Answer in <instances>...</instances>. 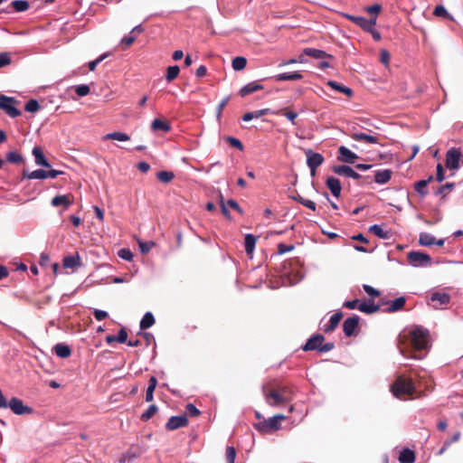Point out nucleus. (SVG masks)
<instances>
[{
	"label": "nucleus",
	"instance_id": "f257e3e1",
	"mask_svg": "<svg viewBox=\"0 0 463 463\" xmlns=\"http://www.w3.org/2000/svg\"><path fill=\"white\" fill-rule=\"evenodd\" d=\"M429 344V331L417 326L409 332L408 335H400L398 347L402 355L409 358L420 359L414 352L427 349Z\"/></svg>",
	"mask_w": 463,
	"mask_h": 463
},
{
	"label": "nucleus",
	"instance_id": "f03ea898",
	"mask_svg": "<svg viewBox=\"0 0 463 463\" xmlns=\"http://www.w3.org/2000/svg\"><path fill=\"white\" fill-rule=\"evenodd\" d=\"M262 394L267 404L279 407L291 401V391L287 386L271 387L269 384L262 386Z\"/></svg>",
	"mask_w": 463,
	"mask_h": 463
},
{
	"label": "nucleus",
	"instance_id": "7ed1b4c3",
	"mask_svg": "<svg viewBox=\"0 0 463 463\" xmlns=\"http://www.w3.org/2000/svg\"><path fill=\"white\" fill-rule=\"evenodd\" d=\"M392 394L398 399H403L404 396H412L416 393V387L412 378L404 374L397 376L394 383L391 385Z\"/></svg>",
	"mask_w": 463,
	"mask_h": 463
},
{
	"label": "nucleus",
	"instance_id": "20e7f679",
	"mask_svg": "<svg viewBox=\"0 0 463 463\" xmlns=\"http://www.w3.org/2000/svg\"><path fill=\"white\" fill-rule=\"evenodd\" d=\"M324 341L325 337L323 335L316 334L307 341V343L302 346V350L305 352L317 351L319 353H326L335 348V344L333 342L323 344Z\"/></svg>",
	"mask_w": 463,
	"mask_h": 463
},
{
	"label": "nucleus",
	"instance_id": "39448f33",
	"mask_svg": "<svg viewBox=\"0 0 463 463\" xmlns=\"http://www.w3.org/2000/svg\"><path fill=\"white\" fill-rule=\"evenodd\" d=\"M286 420L283 414H277L264 421L256 423L255 428L261 433H267L271 430H277L280 428V420Z\"/></svg>",
	"mask_w": 463,
	"mask_h": 463
},
{
	"label": "nucleus",
	"instance_id": "423d86ee",
	"mask_svg": "<svg viewBox=\"0 0 463 463\" xmlns=\"http://www.w3.org/2000/svg\"><path fill=\"white\" fill-rule=\"evenodd\" d=\"M18 101L14 98L0 94V109L5 111L9 117L16 118L21 115V111L15 107Z\"/></svg>",
	"mask_w": 463,
	"mask_h": 463
},
{
	"label": "nucleus",
	"instance_id": "0eeeda50",
	"mask_svg": "<svg viewBox=\"0 0 463 463\" xmlns=\"http://www.w3.org/2000/svg\"><path fill=\"white\" fill-rule=\"evenodd\" d=\"M408 261L414 267H427L431 264L430 256L420 251H410L407 254Z\"/></svg>",
	"mask_w": 463,
	"mask_h": 463
},
{
	"label": "nucleus",
	"instance_id": "6e6552de",
	"mask_svg": "<svg viewBox=\"0 0 463 463\" xmlns=\"http://www.w3.org/2000/svg\"><path fill=\"white\" fill-rule=\"evenodd\" d=\"M7 404L8 408L16 415L31 414L33 412V408L24 405V402L16 397L11 398Z\"/></svg>",
	"mask_w": 463,
	"mask_h": 463
},
{
	"label": "nucleus",
	"instance_id": "1a4fd4ad",
	"mask_svg": "<svg viewBox=\"0 0 463 463\" xmlns=\"http://www.w3.org/2000/svg\"><path fill=\"white\" fill-rule=\"evenodd\" d=\"M324 162V156L319 153H315L312 150L307 152V164L310 169L311 175H316L317 168Z\"/></svg>",
	"mask_w": 463,
	"mask_h": 463
},
{
	"label": "nucleus",
	"instance_id": "9d476101",
	"mask_svg": "<svg viewBox=\"0 0 463 463\" xmlns=\"http://www.w3.org/2000/svg\"><path fill=\"white\" fill-rule=\"evenodd\" d=\"M344 15L346 19L354 23L364 31L371 30V27L375 26L376 24V17H373L370 20H368L363 16H355L348 14H345Z\"/></svg>",
	"mask_w": 463,
	"mask_h": 463
},
{
	"label": "nucleus",
	"instance_id": "9b49d317",
	"mask_svg": "<svg viewBox=\"0 0 463 463\" xmlns=\"http://www.w3.org/2000/svg\"><path fill=\"white\" fill-rule=\"evenodd\" d=\"M359 317L354 315L344 321L343 331L346 336L349 337L354 335L355 330L358 328L359 326Z\"/></svg>",
	"mask_w": 463,
	"mask_h": 463
},
{
	"label": "nucleus",
	"instance_id": "f8f14e48",
	"mask_svg": "<svg viewBox=\"0 0 463 463\" xmlns=\"http://www.w3.org/2000/svg\"><path fill=\"white\" fill-rule=\"evenodd\" d=\"M460 151L451 148L447 152L445 165L449 169H458L459 167Z\"/></svg>",
	"mask_w": 463,
	"mask_h": 463
},
{
	"label": "nucleus",
	"instance_id": "ddd939ff",
	"mask_svg": "<svg viewBox=\"0 0 463 463\" xmlns=\"http://www.w3.org/2000/svg\"><path fill=\"white\" fill-rule=\"evenodd\" d=\"M370 133H362V132H351L350 137L355 141L364 142L366 144H378L379 137L378 135H372V131Z\"/></svg>",
	"mask_w": 463,
	"mask_h": 463
},
{
	"label": "nucleus",
	"instance_id": "4468645a",
	"mask_svg": "<svg viewBox=\"0 0 463 463\" xmlns=\"http://www.w3.org/2000/svg\"><path fill=\"white\" fill-rule=\"evenodd\" d=\"M188 424V419L185 415L172 416L165 424L168 430H175Z\"/></svg>",
	"mask_w": 463,
	"mask_h": 463
},
{
	"label": "nucleus",
	"instance_id": "2eb2a0df",
	"mask_svg": "<svg viewBox=\"0 0 463 463\" xmlns=\"http://www.w3.org/2000/svg\"><path fill=\"white\" fill-rule=\"evenodd\" d=\"M430 300L434 308H439L441 306L449 304L450 296L443 292H434L431 294Z\"/></svg>",
	"mask_w": 463,
	"mask_h": 463
},
{
	"label": "nucleus",
	"instance_id": "dca6fc26",
	"mask_svg": "<svg viewBox=\"0 0 463 463\" xmlns=\"http://www.w3.org/2000/svg\"><path fill=\"white\" fill-rule=\"evenodd\" d=\"M333 172L336 175H345L356 180L361 178V175L356 173L352 167L345 165L334 166Z\"/></svg>",
	"mask_w": 463,
	"mask_h": 463
},
{
	"label": "nucleus",
	"instance_id": "f3484780",
	"mask_svg": "<svg viewBox=\"0 0 463 463\" xmlns=\"http://www.w3.org/2000/svg\"><path fill=\"white\" fill-rule=\"evenodd\" d=\"M338 152L340 155L338 156V160L347 164H354L355 160L358 158V156L356 154H354V152H352L350 149L344 146H341L338 148Z\"/></svg>",
	"mask_w": 463,
	"mask_h": 463
},
{
	"label": "nucleus",
	"instance_id": "a211bd4d",
	"mask_svg": "<svg viewBox=\"0 0 463 463\" xmlns=\"http://www.w3.org/2000/svg\"><path fill=\"white\" fill-rule=\"evenodd\" d=\"M326 184L335 197L338 198L340 196L342 186L337 178L334 176L327 177Z\"/></svg>",
	"mask_w": 463,
	"mask_h": 463
},
{
	"label": "nucleus",
	"instance_id": "6ab92c4d",
	"mask_svg": "<svg viewBox=\"0 0 463 463\" xmlns=\"http://www.w3.org/2000/svg\"><path fill=\"white\" fill-rule=\"evenodd\" d=\"M405 303H406V298L404 297H399L390 302L383 301V304H389V307L385 309V311L388 313H394V312L402 310L404 307Z\"/></svg>",
	"mask_w": 463,
	"mask_h": 463
},
{
	"label": "nucleus",
	"instance_id": "aec40b11",
	"mask_svg": "<svg viewBox=\"0 0 463 463\" xmlns=\"http://www.w3.org/2000/svg\"><path fill=\"white\" fill-rule=\"evenodd\" d=\"M303 54L307 56H310L314 59H330L333 60L334 56L329 54L322 50L315 49V48H305L303 50Z\"/></svg>",
	"mask_w": 463,
	"mask_h": 463
},
{
	"label": "nucleus",
	"instance_id": "412c9836",
	"mask_svg": "<svg viewBox=\"0 0 463 463\" xmlns=\"http://www.w3.org/2000/svg\"><path fill=\"white\" fill-rule=\"evenodd\" d=\"M71 204H72L71 194L56 195L52 200V205L54 207L63 205L65 208H68Z\"/></svg>",
	"mask_w": 463,
	"mask_h": 463
},
{
	"label": "nucleus",
	"instance_id": "4be33fe9",
	"mask_svg": "<svg viewBox=\"0 0 463 463\" xmlns=\"http://www.w3.org/2000/svg\"><path fill=\"white\" fill-rule=\"evenodd\" d=\"M261 90H263V86L261 84L258 83L257 81H252L246 84L240 90V95L241 97H245L247 95H250L255 91Z\"/></svg>",
	"mask_w": 463,
	"mask_h": 463
},
{
	"label": "nucleus",
	"instance_id": "5701e85b",
	"mask_svg": "<svg viewBox=\"0 0 463 463\" xmlns=\"http://www.w3.org/2000/svg\"><path fill=\"white\" fill-rule=\"evenodd\" d=\"M33 155L34 156L36 165L48 168L51 166L48 161L46 160L43 152L40 146H34L33 148Z\"/></svg>",
	"mask_w": 463,
	"mask_h": 463
},
{
	"label": "nucleus",
	"instance_id": "b1692460",
	"mask_svg": "<svg viewBox=\"0 0 463 463\" xmlns=\"http://www.w3.org/2000/svg\"><path fill=\"white\" fill-rule=\"evenodd\" d=\"M53 350L55 354L60 358H68L71 354V349L66 344L59 343L54 345Z\"/></svg>",
	"mask_w": 463,
	"mask_h": 463
},
{
	"label": "nucleus",
	"instance_id": "393cba45",
	"mask_svg": "<svg viewBox=\"0 0 463 463\" xmlns=\"http://www.w3.org/2000/svg\"><path fill=\"white\" fill-rule=\"evenodd\" d=\"M343 317L342 312H336L335 313L329 320V323L325 326L324 331L326 333H331L333 332L338 326L339 322L341 321Z\"/></svg>",
	"mask_w": 463,
	"mask_h": 463
},
{
	"label": "nucleus",
	"instance_id": "a878e982",
	"mask_svg": "<svg viewBox=\"0 0 463 463\" xmlns=\"http://www.w3.org/2000/svg\"><path fill=\"white\" fill-rule=\"evenodd\" d=\"M433 180V176H429L428 179L420 180L414 184L415 191L420 195L425 196L428 194L427 185Z\"/></svg>",
	"mask_w": 463,
	"mask_h": 463
},
{
	"label": "nucleus",
	"instance_id": "bb28decb",
	"mask_svg": "<svg viewBox=\"0 0 463 463\" xmlns=\"http://www.w3.org/2000/svg\"><path fill=\"white\" fill-rule=\"evenodd\" d=\"M392 175V171L390 169L377 171L374 175V181L377 184H384L391 180Z\"/></svg>",
	"mask_w": 463,
	"mask_h": 463
},
{
	"label": "nucleus",
	"instance_id": "cd10ccee",
	"mask_svg": "<svg viewBox=\"0 0 463 463\" xmlns=\"http://www.w3.org/2000/svg\"><path fill=\"white\" fill-rule=\"evenodd\" d=\"M380 309H381V306L379 304H374L373 302H371V303L362 302L358 306V310H360L363 313L368 314V315L376 313V312L380 311Z\"/></svg>",
	"mask_w": 463,
	"mask_h": 463
},
{
	"label": "nucleus",
	"instance_id": "c85d7f7f",
	"mask_svg": "<svg viewBox=\"0 0 463 463\" xmlns=\"http://www.w3.org/2000/svg\"><path fill=\"white\" fill-rule=\"evenodd\" d=\"M151 129L153 131L161 130L166 133L171 130V126L167 121H164L160 118H155L151 123Z\"/></svg>",
	"mask_w": 463,
	"mask_h": 463
},
{
	"label": "nucleus",
	"instance_id": "c756f323",
	"mask_svg": "<svg viewBox=\"0 0 463 463\" xmlns=\"http://www.w3.org/2000/svg\"><path fill=\"white\" fill-rule=\"evenodd\" d=\"M415 458L416 457L414 451L405 448L400 452L398 459L401 463H413Z\"/></svg>",
	"mask_w": 463,
	"mask_h": 463
},
{
	"label": "nucleus",
	"instance_id": "7c9ffc66",
	"mask_svg": "<svg viewBox=\"0 0 463 463\" xmlns=\"http://www.w3.org/2000/svg\"><path fill=\"white\" fill-rule=\"evenodd\" d=\"M303 78V75L298 71H293V72H284L278 74L276 76V80L278 81H284V80H299Z\"/></svg>",
	"mask_w": 463,
	"mask_h": 463
},
{
	"label": "nucleus",
	"instance_id": "2f4dec72",
	"mask_svg": "<svg viewBox=\"0 0 463 463\" xmlns=\"http://www.w3.org/2000/svg\"><path fill=\"white\" fill-rule=\"evenodd\" d=\"M257 239L252 234H247L244 238L245 251L248 255H251L254 251Z\"/></svg>",
	"mask_w": 463,
	"mask_h": 463
},
{
	"label": "nucleus",
	"instance_id": "473e14b6",
	"mask_svg": "<svg viewBox=\"0 0 463 463\" xmlns=\"http://www.w3.org/2000/svg\"><path fill=\"white\" fill-rule=\"evenodd\" d=\"M81 265L80 257L77 254L75 256H68L63 259V266L68 269H74Z\"/></svg>",
	"mask_w": 463,
	"mask_h": 463
},
{
	"label": "nucleus",
	"instance_id": "72a5a7b5",
	"mask_svg": "<svg viewBox=\"0 0 463 463\" xmlns=\"http://www.w3.org/2000/svg\"><path fill=\"white\" fill-rule=\"evenodd\" d=\"M157 384V379L155 376H151L148 381V386L146 392V402H152L154 399V391Z\"/></svg>",
	"mask_w": 463,
	"mask_h": 463
},
{
	"label": "nucleus",
	"instance_id": "f704fd0d",
	"mask_svg": "<svg viewBox=\"0 0 463 463\" xmlns=\"http://www.w3.org/2000/svg\"><path fill=\"white\" fill-rule=\"evenodd\" d=\"M272 114L281 115V116L286 117L289 121H291V123L293 125L296 124L295 120L298 118V113L289 110L288 108L280 109H279V110H277L275 112H272Z\"/></svg>",
	"mask_w": 463,
	"mask_h": 463
},
{
	"label": "nucleus",
	"instance_id": "c9c22d12",
	"mask_svg": "<svg viewBox=\"0 0 463 463\" xmlns=\"http://www.w3.org/2000/svg\"><path fill=\"white\" fill-rule=\"evenodd\" d=\"M436 239L434 236L428 232H421L419 236V243L422 246L430 247L434 245Z\"/></svg>",
	"mask_w": 463,
	"mask_h": 463
},
{
	"label": "nucleus",
	"instance_id": "e433bc0d",
	"mask_svg": "<svg viewBox=\"0 0 463 463\" xmlns=\"http://www.w3.org/2000/svg\"><path fill=\"white\" fill-rule=\"evenodd\" d=\"M369 231L375 236L381 239H389L391 233L388 231H383V228L378 224H373L369 228Z\"/></svg>",
	"mask_w": 463,
	"mask_h": 463
},
{
	"label": "nucleus",
	"instance_id": "4c0bfd02",
	"mask_svg": "<svg viewBox=\"0 0 463 463\" xmlns=\"http://www.w3.org/2000/svg\"><path fill=\"white\" fill-rule=\"evenodd\" d=\"M327 84L333 90L342 92L348 97H351L353 95V90L350 88L341 85L340 83H338L336 81L329 80Z\"/></svg>",
	"mask_w": 463,
	"mask_h": 463
},
{
	"label": "nucleus",
	"instance_id": "58836bf2",
	"mask_svg": "<svg viewBox=\"0 0 463 463\" xmlns=\"http://www.w3.org/2000/svg\"><path fill=\"white\" fill-rule=\"evenodd\" d=\"M155 324V317L152 313L146 312L140 321V329L145 330Z\"/></svg>",
	"mask_w": 463,
	"mask_h": 463
},
{
	"label": "nucleus",
	"instance_id": "ea45409f",
	"mask_svg": "<svg viewBox=\"0 0 463 463\" xmlns=\"http://www.w3.org/2000/svg\"><path fill=\"white\" fill-rule=\"evenodd\" d=\"M103 139H111V140H118L121 142L128 141L130 139V137L123 132H112L107 134Z\"/></svg>",
	"mask_w": 463,
	"mask_h": 463
},
{
	"label": "nucleus",
	"instance_id": "a19ab883",
	"mask_svg": "<svg viewBox=\"0 0 463 463\" xmlns=\"http://www.w3.org/2000/svg\"><path fill=\"white\" fill-rule=\"evenodd\" d=\"M6 160L11 164L19 165L24 162V157L16 151H10L6 154Z\"/></svg>",
	"mask_w": 463,
	"mask_h": 463
},
{
	"label": "nucleus",
	"instance_id": "79ce46f5",
	"mask_svg": "<svg viewBox=\"0 0 463 463\" xmlns=\"http://www.w3.org/2000/svg\"><path fill=\"white\" fill-rule=\"evenodd\" d=\"M180 72V68L177 65L175 66H169L166 69V74H165V80L168 82L173 81L178 77V74Z\"/></svg>",
	"mask_w": 463,
	"mask_h": 463
},
{
	"label": "nucleus",
	"instance_id": "37998d69",
	"mask_svg": "<svg viewBox=\"0 0 463 463\" xmlns=\"http://www.w3.org/2000/svg\"><path fill=\"white\" fill-rule=\"evenodd\" d=\"M247 65V60L245 57L237 56L232 61V66L234 71H241Z\"/></svg>",
	"mask_w": 463,
	"mask_h": 463
},
{
	"label": "nucleus",
	"instance_id": "c03bdc74",
	"mask_svg": "<svg viewBox=\"0 0 463 463\" xmlns=\"http://www.w3.org/2000/svg\"><path fill=\"white\" fill-rule=\"evenodd\" d=\"M24 177L28 179H46L45 170L37 169L31 173L24 172Z\"/></svg>",
	"mask_w": 463,
	"mask_h": 463
},
{
	"label": "nucleus",
	"instance_id": "a18cd8bd",
	"mask_svg": "<svg viewBox=\"0 0 463 463\" xmlns=\"http://www.w3.org/2000/svg\"><path fill=\"white\" fill-rule=\"evenodd\" d=\"M11 5L16 12H24L30 6L26 0H14L11 3Z\"/></svg>",
	"mask_w": 463,
	"mask_h": 463
},
{
	"label": "nucleus",
	"instance_id": "49530a36",
	"mask_svg": "<svg viewBox=\"0 0 463 463\" xmlns=\"http://www.w3.org/2000/svg\"><path fill=\"white\" fill-rule=\"evenodd\" d=\"M156 176L164 184L170 183L175 178L174 173L170 171H160L156 174Z\"/></svg>",
	"mask_w": 463,
	"mask_h": 463
},
{
	"label": "nucleus",
	"instance_id": "de8ad7c7",
	"mask_svg": "<svg viewBox=\"0 0 463 463\" xmlns=\"http://www.w3.org/2000/svg\"><path fill=\"white\" fill-rule=\"evenodd\" d=\"M455 187L454 183H447L444 185H441L436 191L437 195H440L442 198L446 197L448 194H449Z\"/></svg>",
	"mask_w": 463,
	"mask_h": 463
},
{
	"label": "nucleus",
	"instance_id": "09e8293b",
	"mask_svg": "<svg viewBox=\"0 0 463 463\" xmlns=\"http://www.w3.org/2000/svg\"><path fill=\"white\" fill-rule=\"evenodd\" d=\"M157 411V407L155 404L150 405L147 410L141 415L140 419L143 421L150 420Z\"/></svg>",
	"mask_w": 463,
	"mask_h": 463
},
{
	"label": "nucleus",
	"instance_id": "8fccbe9b",
	"mask_svg": "<svg viewBox=\"0 0 463 463\" xmlns=\"http://www.w3.org/2000/svg\"><path fill=\"white\" fill-rule=\"evenodd\" d=\"M24 109L28 112H36L40 109V105L36 99H30L26 102Z\"/></svg>",
	"mask_w": 463,
	"mask_h": 463
},
{
	"label": "nucleus",
	"instance_id": "3c124183",
	"mask_svg": "<svg viewBox=\"0 0 463 463\" xmlns=\"http://www.w3.org/2000/svg\"><path fill=\"white\" fill-rule=\"evenodd\" d=\"M118 255L119 258H121L125 260H128V261H131L134 257L132 251L128 248H123V249L119 250L118 252Z\"/></svg>",
	"mask_w": 463,
	"mask_h": 463
},
{
	"label": "nucleus",
	"instance_id": "603ef678",
	"mask_svg": "<svg viewBox=\"0 0 463 463\" xmlns=\"http://www.w3.org/2000/svg\"><path fill=\"white\" fill-rule=\"evenodd\" d=\"M226 462L227 463H234L236 458V451L233 447H227L226 449Z\"/></svg>",
	"mask_w": 463,
	"mask_h": 463
},
{
	"label": "nucleus",
	"instance_id": "864d4df0",
	"mask_svg": "<svg viewBox=\"0 0 463 463\" xmlns=\"http://www.w3.org/2000/svg\"><path fill=\"white\" fill-rule=\"evenodd\" d=\"M108 55H109L108 53H103L99 57H98L96 60L90 61L88 63L89 69L91 71H95L98 64H99L104 59H106L108 57Z\"/></svg>",
	"mask_w": 463,
	"mask_h": 463
},
{
	"label": "nucleus",
	"instance_id": "5fc2aeb1",
	"mask_svg": "<svg viewBox=\"0 0 463 463\" xmlns=\"http://www.w3.org/2000/svg\"><path fill=\"white\" fill-rule=\"evenodd\" d=\"M90 91V89L88 85H79V86H76L75 88V92L78 96L80 97H84L86 95H88Z\"/></svg>",
	"mask_w": 463,
	"mask_h": 463
},
{
	"label": "nucleus",
	"instance_id": "6e6d98bb",
	"mask_svg": "<svg viewBox=\"0 0 463 463\" xmlns=\"http://www.w3.org/2000/svg\"><path fill=\"white\" fill-rule=\"evenodd\" d=\"M363 288L366 292V294L372 298H376L381 295V292L379 290L375 289L374 288L371 287L370 285L364 284Z\"/></svg>",
	"mask_w": 463,
	"mask_h": 463
},
{
	"label": "nucleus",
	"instance_id": "4d7b16f0",
	"mask_svg": "<svg viewBox=\"0 0 463 463\" xmlns=\"http://www.w3.org/2000/svg\"><path fill=\"white\" fill-rule=\"evenodd\" d=\"M226 140L232 146L239 149L240 151L243 150V145L238 138L233 137H228Z\"/></svg>",
	"mask_w": 463,
	"mask_h": 463
},
{
	"label": "nucleus",
	"instance_id": "13d9d810",
	"mask_svg": "<svg viewBox=\"0 0 463 463\" xmlns=\"http://www.w3.org/2000/svg\"><path fill=\"white\" fill-rule=\"evenodd\" d=\"M11 61V56L8 52L0 53V68L9 65Z\"/></svg>",
	"mask_w": 463,
	"mask_h": 463
},
{
	"label": "nucleus",
	"instance_id": "bf43d9fd",
	"mask_svg": "<svg viewBox=\"0 0 463 463\" xmlns=\"http://www.w3.org/2000/svg\"><path fill=\"white\" fill-rule=\"evenodd\" d=\"M185 410H186V412L191 416V417H197L200 415V411L193 404V403H188L186 406H185Z\"/></svg>",
	"mask_w": 463,
	"mask_h": 463
},
{
	"label": "nucleus",
	"instance_id": "052dcab7",
	"mask_svg": "<svg viewBox=\"0 0 463 463\" xmlns=\"http://www.w3.org/2000/svg\"><path fill=\"white\" fill-rule=\"evenodd\" d=\"M434 15L436 16H442V17H449V14L446 8L443 5H437L433 11Z\"/></svg>",
	"mask_w": 463,
	"mask_h": 463
},
{
	"label": "nucleus",
	"instance_id": "680f3d73",
	"mask_svg": "<svg viewBox=\"0 0 463 463\" xmlns=\"http://www.w3.org/2000/svg\"><path fill=\"white\" fill-rule=\"evenodd\" d=\"M294 250V245H287L284 243L278 244V253L285 254Z\"/></svg>",
	"mask_w": 463,
	"mask_h": 463
},
{
	"label": "nucleus",
	"instance_id": "e2e57ef3",
	"mask_svg": "<svg viewBox=\"0 0 463 463\" xmlns=\"http://www.w3.org/2000/svg\"><path fill=\"white\" fill-rule=\"evenodd\" d=\"M93 316L98 321H101L109 317V314L106 311L94 309Z\"/></svg>",
	"mask_w": 463,
	"mask_h": 463
},
{
	"label": "nucleus",
	"instance_id": "0e129e2a",
	"mask_svg": "<svg viewBox=\"0 0 463 463\" xmlns=\"http://www.w3.org/2000/svg\"><path fill=\"white\" fill-rule=\"evenodd\" d=\"M382 11V5L379 4L373 5L371 6L366 7V12L369 14H374L376 17L377 14Z\"/></svg>",
	"mask_w": 463,
	"mask_h": 463
},
{
	"label": "nucleus",
	"instance_id": "69168bd1",
	"mask_svg": "<svg viewBox=\"0 0 463 463\" xmlns=\"http://www.w3.org/2000/svg\"><path fill=\"white\" fill-rule=\"evenodd\" d=\"M117 338V342L118 343H125L127 342V339H128V333L126 331L125 328H121L118 333V335L116 336Z\"/></svg>",
	"mask_w": 463,
	"mask_h": 463
},
{
	"label": "nucleus",
	"instance_id": "338daca9",
	"mask_svg": "<svg viewBox=\"0 0 463 463\" xmlns=\"http://www.w3.org/2000/svg\"><path fill=\"white\" fill-rule=\"evenodd\" d=\"M136 41V37L134 35L125 36L121 40V44L125 45V49L129 47Z\"/></svg>",
	"mask_w": 463,
	"mask_h": 463
},
{
	"label": "nucleus",
	"instance_id": "774afa93",
	"mask_svg": "<svg viewBox=\"0 0 463 463\" xmlns=\"http://www.w3.org/2000/svg\"><path fill=\"white\" fill-rule=\"evenodd\" d=\"M445 178V175H444V169H443V166L442 165L440 164H438L437 165V173H436V180L438 182H442Z\"/></svg>",
	"mask_w": 463,
	"mask_h": 463
}]
</instances>
